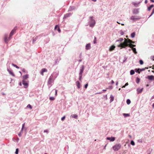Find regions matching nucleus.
I'll return each instance as SVG.
<instances>
[{"mask_svg":"<svg viewBox=\"0 0 154 154\" xmlns=\"http://www.w3.org/2000/svg\"><path fill=\"white\" fill-rule=\"evenodd\" d=\"M27 107L29 108L30 109H31L32 107V106L30 104H28L27 106Z\"/></svg>","mask_w":154,"mask_h":154,"instance_id":"obj_44","label":"nucleus"},{"mask_svg":"<svg viewBox=\"0 0 154 154\" xmlns=\"http://www.w3.org/2000/svg\"><path fill=\"white\" fill-rule=\"evenodd\" d=\"M59 60H58V59H57L55 60V63H54L53 66L55 65L56 64H58V63H59Z\"/></svg>","mask_w":154,"mask_h":154,"instance_id":"obj_31","label":"nucleus"},{"mask_svg":"<svg viewBox=\"0 0 154 154\" xmlns=\"http://www.w3.org/2000/svg\"><path fill=\"white\" fill-rule=\"evenodd\" d=\"M93 43L94 44H96L97 43L96 40H94Z\"/></svg>","mask_w":154,"mask_h":154,"instance_id":"obj_61","label":"nucleus"},{"mask_svg":"<svg viewBox=\"0 0 154 154\" xmlns=\"http://www.w3.org/2000/svg\"><path fill=\"white\" fill-rule=\"evenodd\" d=\"M139 8L134 9L132 11L133 14H138L139 12Z\"/></svg>","mask_w":154,"mask_h":154,"instance_id":"obj_9","label":"nucleus"},{"mask_svg":"<svg viewBox=\"0 0 154 154\" xmlns=\"http://www.w3.org/2000/svg\"><path fill=\"white\" fill-rule=\"evenodd\" d=\"M25 123H24L22 124V127L21 129H25V130L26 131V128H25Z\"/></svg>","mask_w":154,"mask_h":154,"instance_id":"obj_39","label":"nucleus"},{"mask_svg":"<svg viewBox=\"0 0 154 154\" xmlns=\"http://www.w3.org/2000/svg\"><path fill=\"white\" fill-rule=\"evenodd\" d=\"M49 100L51 101H53L55 100V98L54 97H49Z\"/></svg>","mask_w":154,"mask_h":154,"instance_id":"obj_42","label":"nucleus"},{"mask_svg":"<svg viewBox=\"0 0 154 154\" xmlns=\"http://www.w3.org/2000/svg\"><path fill=\"white\" fill-rule=\"evenodd\" d=\"M130 144L132 146H134L135 144V143L133 140H131Z\"/></svg>","mask_w":154,"mask_h":154,"instance_id":"obj_41","label":"nucleus"},{"mask_svg":"<svg viewBox=\"0 0 154 154\" xmlns=\"http://www.w3.org/2000/svg\"><path fill=\"white\" fill-rule=\"evenodd\" d=\"M102 93H103L102 91L99 92L97 93L96 94H102Z\"/></svg>","mask_w":154,"mask_h":154,"instance_id":"obj_59","label":"nucleus"},{"mask_svg":"<svg viewBox=\"0 0 154 154\" xmlns=\"http://www.w3.org/2000/svg\"><path fill=\"white\" fill-rule=\"evenodd\" d=\"M71 13H68L64 14L63 19L65 20L71 15Z\"/></svg>","mask_w":154,"mask_h":154,"instance_id":"obj_15","label":"nucleus"},{"mask_svg":"<svg viewBox=\"0 0 154 154\" xmlns=\"http://www.w3.org/2000/svg\"><path fill=\"white\" fill-rule=\"evenodd\" d=\"M54 29L55 30H57L59 33L60 32L61 30L59 27V25H56L54 27Z\"/></svg>","mask_w":154,"mask_h":154,"instance_id":"obj_16","label":"nucleus"},{"mask_svg":"<svg viewBox=\"0 0 154 154\" xmlns=\"http://www.w3.org/2000/svg\"><path fill=\"white\" fill-rule=\"evenodd\" d=\"M114 100V97L112 95H111L110 96V103H111Z\"/></svg>","mask_w":154,"mask_h":154,"instance_id":"obj_25","label":"nucleus"},{"mask_svg":"<svg viewBox=\"0 0 154 154\" xmlns=\"http://www.w3.org/2000/svg\"><path fill=\"white\" fill-rule=\"evenodd\" d=\"M7 70L10 74L13 77L15 76V75L14 74V72H13L12 69H9V68H7Z\"/></svg>","mask_w":154,"mask_h":154,"instance_id":"obj_13","label":"nucleus"},{"mask_svg":"<svg viewBox=\"0 0 154 154\" xmlns=\"http://www.w3.org/2000/svg\"><path fill=\"white\" fill-rule=\"evenodd\" d=\"M147 2H148V1L147 0H145V4H146L147 3Z\"/></svg>","mask_w":154,"mask_h":154,"instance_id":"obj_63","label":"nucleus"},{"mask_svg":"<svg viewBox=\"0 0 154 154\" xmlns=\"http://www.w3.org/2000/svg\"><path fill=\"white\" fill-rule=\"evenodd\" d=\"M22 82L23 85H24V88H27L29 85L28 83L26 81L24 80H22Z\"/></svg>","mask_w":154,"mask_h":154,"instance_id":"obj_11","label":"nucleus"},{"mask_svg":"<svg viewBox=\"0 0 154 154\" xmlns=\"http://www.w3.org/2000/svg\"><path fill=\"white\" fill-rule=\"evenodd\" d=\"M140 81V79L138 77H137L136 79V82L137 84H139Z\"/></svg>","mask_w":154,"mask_h":154,"instance_id":"obj_28","label":"nucleus"},{"mask_svg":"<svg viewBox=\"0 0 154 154\" xmlns=\"http://www.w3.org/2000/svg\"><path fill=\"white\" fill-rule=\"evenodd\" d=\"M82 53H81L79 55V57L80 58H81L82 57Z\"/></svg>","mask_w":154,"mask_h":154,"instance_id":"obj_58","label":"nucleus"},{"mask_svg":"<svg viewBox=\"0 0 154 154\" xmlns=\"http://www.w3.org/2000/svg\"><path fill=\"white\" fill-rule=\"evenodd\" d=\"M11 65L12 66H14V67H15L17 69H18L20 68V67L19 66H18L16 65L13 63H12Z\"/></svg>","mask_w":154,"mask_h":154,"instance_id":"obj_36","label":"nucleus"},{"mask_svg":"<svg viewBox=\"0 0 154 154\" xmlns=\"http://www.w3.org/2000/svg\"><path fill=\"white\" fill-rule=\"evenodd\" d=\"M139 62L141 65H142L143 64V61L142 60H139Z\"/></svg>","mask_w":154,"mask_h":154,"instance_id":"obj_43","label":"nucleus"},{"mask_svg":"<svg viewBox=\"0 0 154 154\" xmlns=\"http://www.w3.org/2000/svg\"><path fill=\"white\" fill-rule=\"evenodd\" d=\"M103 97L104 98H105L106 100H107V95L106 94V95H104Z\"/></svg>","mask_w":154,"mask_h":154,"instance_id":"obj_55","label":"nucleus"},{"mask_svg":"<svg viewBox=\"0 0 154 154\" xmlns=\"http://www.w3.org/2000/svg\"><path fill=\"white\" fill-rule=\"evenodd\" d=\"M115 48V46H114V45H112L110 47L109 50L110 51H112L114 50Z\"/></svg>","mask_w":154,"mask_h":154,"instance_id":"obj_20","label":"nucleus"},{"mask_svg":"<svg viewBox=\"0 0 154 154\" xmlns=\"http://www.w3.org/2000/svg\"><path fill=\"white\" fill-rule=\"evenodd\" d=\"M19 85L20 86H21L22 85V83H21V82H20L19 83Z\"/></svg>","mask_w":154,"mask_h":154,"instance_id":"obj_60","label":"nucleus"},{"mask_svg":"<svg viewBox=\"0 0 154 154\" xmlns=\"http://www.w3.org/2000/svg\"><path fill=\"white\" fill-rule=\"evenodd\" d=\"M17 26H15L11 30L9 36L8 38V35H5L4 36V41L6 43H8L9 40L11 38V37L15 32V31L17 29Z\"/></svg>","mask_w":154,"mask_h":154,"instance_id":"obj_2","label":"nucleus"},{"mask_svg":"<svg viewBox=\"0 0 154 154\" xmlns=\"http://www.w3.org/2000/svg\"><path fill=\"white\" fill-rule=\"evenodd\" d=\"M123 115L125 117L130 116V115L129 113H123Z\"/></svg>","mask_w":154,"mask_h":154,"instance_id":"obj_34","label":"nucleus"},{"mask_svg":"<svg viewBox=\"0 0 154 154\" xmlns=\"http://www.w3.org/2000/svg\"><path fill=\"white\" fill-rule=\"evenodd\" d=\"M23 129H21V131H20V132L18 134V135L19 137H20L21 136V134L23 132Z\"/></svg>","mask_w":154,"mask_h":154,"instance_id":"obj_37","label":"nucleus"},{"mask_svg":"<svg viewBox=\"0 0 154 154\" xmlns=\"http://www.w3.org/2000/svg\"><path fill=\"white\" fill-rule=\"evenodd\" d=\"M85 69V66L84 65H82L80 67L79 73L83 74Z\"/></svg>","mask_w":154,"mask_h":154,"instance_id":"obj_12","label":"nucleus"},{"mask_svg":"<svg viewBox=\"0 0 154 154\" xmlns=\"http://www.w3.org/2000/svg\"><path fill=\"white\" fill-rule=\"evenodd\" d=\"M133 52L134 53V54H136L137 53V52L136 51V48H133L132 49Z\"/></svg>","mask_w":154,"mask_h":154,"instance_id":"obj_30","label":"nucleus"},{"mask_svg":"<svg viewBox=\"0 0 154 154\" xmlns=\"http://www.w3.org/2000/svg\"><path fill=\"white\" fill-rule=\"evenodd\" d=\"M143 88L140 89V88H138L137 89V94H141L143 91Z\"/></svg>","mask_w":154,"mask_h":154,"instance_id":"obj_14","label":"nucleus"},{"mask_svg":"<svg viewBox=\"0 0 154 154\" xmlns=\"http://www.w3.org/2000/svg\"><path fill=\"white\" fill-rule=\"evenodd\" d=\"M132 41L130 39H128V41L125 40L122 43L118 45L117 46L118 47H121V49L124 48L127 49V47L129 46V44L131 43Z\"/></svg>","mask_w":154,"mask_h":154,"instance_id":"obj_1","label":"nucleus"},{"mask_svg":"<svg viewBox=\"0 0 154 154\" xmlns=\"http://www.w3.org/2000/svg\"><path fill=\"white\" fill-rule=\"evenodd\" d=\"M47 70L46 68H43L42 69L40 74L42 75H43V73L45 72H47Z\"/></svg>","mask_w":154,"mask_h":154,"instance_id":"obj_18","label":"nucleus"},{"mask_svg":"<svg viewBox=\"0 0 154 154\" xmlns=\"http://www.w3.org/2000/svg\"><path fill=\"white\" fill-rule=\"evenodd\" d=\"M123 38H120L119 39H118L116 40V42H119V44H120L121 43H122V42H121L122 41H123Z\"/></svg>","mask_w":154,"mask_h":154,"instance_id":"obj_23","label":"nucleus"},{"mask_svg":"<svg viewBox=\"0 0 154 154\" xmlns=\"http://www.w3.org/2000/svg\"><path fill=\"white\" fill-rule=\"evenodd\" d=\"M19 151V149L18 148H17L16 149V151H15V154H18Z\"/></svg>","mask_w":154,"mask_h":154,"instance_id":"obj_45","label":"nucleus"},{"mask_svg":"<svg viewBox=\"0 0 154 154\" xmlns=\"http://www.w3.org/2000/svg\"><path fill=\"white\" fill-rule=\"evenodd\" d=\"M121 145L120 144H116L112 147V148L115 151H118L121 148Z\"/></svg>","mask_w":154,"mask_h":154,"instance_id":"obj_5","label":"nucleus"},{"mask_svg":"<svg viewBox=\"0 0 154 154\" xmlns=\"http://www.w3.org/2000/svg\"><path fill=\"white\" fill-rule=\"evenodd\" d=\"M29 78V75L28 74H26L23 76V80H25L26 79Z\"/></svg>","mask_w":154,"mask_h":154,"instance_id":"obj_21","label":"nucleus"},{"mask_svg":"<svg viewBox=\"0 0 154 154\" xmlns=\"http://www.w3.org/2000/svg\"><path fill=\"white\" fill-rule=\"evenodd\" d=\"M128 57L125 55L124 56V59L123 60L122 63H124L127 59Z\"/></svg>","mask_w":154,"mask_h":154,"instance_id":"obj_35","label":"nucleus"},{"mask_svg":"<svg viewBox=\"0 0 154 154\" xmlns=\"http://www.w3.org/2000/svg\"><path fill=\"white\" fill-rule=\"evenodd\" d=\"M13 140L14 141H16L17 142H18L19 141V138L18 137H17L15 140H14V138H13Z\"/></svg>","mask_w":154,"mask_h":154,"instance_id":"obj_47","label":"nucleus"},{"mask_svg":"<svg viewBox=\"0 0 154 154\" xmlns=\"http://www.w3.org/2000/svg\"><path fill=\"white\" fill-rule=\"evenodd\" d=\"M130 19L131 20H132L134 21L140 19L141 17L140 16H132L131 17Z\"/></svg>","mask_w":154,"mask_h":154,"instance_id":"obj_6","label":"nucleus"},{"mask_svg":"<svg viewBox=\"0 0 154 154\" xmlns=\"http://www.w3.org/2000/svg\"><path fill=\"white\" fill-rule=\"evenodd\" d=\"M75 83L77 88L78 89H79L81 87V84L80 82L78 81H77Z\"/></svg>","mask_w":154,"mask_h":154,"instance_id":"obj_19","label":"nucleus"},{"mask_svg":"<svg viewBox=\"0 0 154 154\" xmlns=\"http://www.w3.org/2000/svg\"><path fill=\"white\" fill-rule=\"evenodd\" d=\"M154 5L152 4L150 5L147 8L148 11H150L152 8L154 7Z\"/></svg>","mask_w":154,"mask_h":154,"instance_id":"obj_27","label":"nucleus"},{"mask_svg":"<svg viewBox=\"0 0 154 154\" xmlns=\"http://www.w3.org/2000/svg\"><path fill=\"white\" fill-rule=\"evenodd\" d=\"M78 116L77 114H72L70 116V118L77 119Z\"/></svg>","mask_w":154,"mask_h":154,"instance_id":"obj_22","label":"nucleus"},{"mask_svg":"<svg viewBox=\"0 0 154 154\" xmlns=\"http://www.w3.org/2000/svg\"><path fill=\"white\" fill-rule=\"evenodd\" d=\"M150 0L151 2H152V3H154V0Z\"/></svg>","mask_w":154,"mask_h":154,"instance_id":"obj_64","label":"nucleus"},{"mask_svg":"<svg viewBox=\"0 0 154 154\" xmlns=\"http://www.w3.org/2000/svg\"><path fill=\"white\" fill-rule=\"evenodd\" d=\"M88 23L90 27H93L96 24V22L95 20L94 19L93 16H90L89 17Z\"/></svg>","mask_w":154,"mask_h":154,"instance_id":"obj_3","label":"nucleus"},{"mask_svg":"<svg viewBox=\"0 0 154 154\" xmlns=\"http://www.w3.org/2000/svg\"><path fill=\"white\" fill-rule=\"evenodd\" d=\"M120 34L121 35H123L124 34V32L122 30H120Z\"/></svg>","mask_w":154,"mask_h":154,"instance_id":"obj_50","label":"nucleus"},{"mask_svg":"<svg viewBox=\"0 0 154 154\" xmlns=\"http://www.w3.org/2000/svg\"><path fill=\"white\" fill-rule=\"evenodd\" d=\"M82 73H79V79L80 81H82Z\"/></svg>","mask_w":154,"mask_h":154,"instance_id":"obj_26","label":"nucleus"},{"mask_svg":"<svg viewBox=\"0 0 154 154\" xmlns=\"http://www.w3.org/2000/svg\"><path fill=\"white\" fill-rule=\"evenodd\" d=\"M91 48L90 43H88L85 46V49L86 50H88L90 49Z\"/></svg>","mask_w":154,"mask_h":154,"instance_id":"obj_17","label":"nucleus"},{"mask_svg":"<svg viewBox=\"0 0 154 154\" xmlns=\"http://www.w3.org/2000/svg\"><path fill=\"white\" fill-rule=\"evenodd\" d=\"M113 88V87L112 86H109L108 88H107V89H112Z\"/></svg>","mask_w":154,"mask_h":154,"instance_id":"obj_52","label":"nucleus"},{"mask_svg":"<svg viewBox=\"0 0 154 154\" xmlns=\"http://www.w3.org/2000/svg\"><path fill=\"white\" fill-rule=\"evenodd\" d=\"M135 73V70L131 69L130 71V74L131 75H134Z\"/></svg>","mask_w":154,"mask_h":154,"instance_id":"obj_32","label":"nucleus"},{"mask_svg":"<svg viewBox=\"0 0 154 154\" xmlns=\"http://www.w3.org/2000/svg\"><path fill=\"white\" fill-rule=\"evenodd\" d=\"M145 78L148 79L150 81L154 80V76L153 75H148L145 77Z\"/></svg>","mask_w":154,"mask_h":154,"instance_id":"obj_8","label":"nucleus"},{"mask_svg":"<svg viewBox=\"0 0 154 154\" xmlns=\"http://www.w3.org/2000/svg\"><path fill=\"white\" fill-rule=\"evenodd\" d=\"M65 116H63V117H62L61 118V120L62 121H64L65 119Z\"/></svg>","mask_w":154,"mask_h":154,"instance_id":"obj_51","label":"nucleus"},{"mask_svg":"<svg viewBox=\"0 0 154 154\" xmlns=\"http://www.w3.org/2000/svg\"><path fill=\"white\" fill-rule=\"evenodd\" d=\"M131 103V100L129 99H128L126 100V103L128 105H129Z\"/></svg>","mask_w":154,"mask_h":154,"instance_id":"obj_38","label":"nucleus"},{"mask_svg":"<svg viewBox=\"0 0 154 154\" xmlns=\"http://www.w3.org/2000/svg\"><path fill=\"white\" fill-rule=\"evenodd\" d=\"M139 70L140 71V72H142L143 71L145 70V69L144 68L140 69L139 68Z\"/></svg>","mask_w":154,"mask_h":154,"instance_id":"obj_48","label":"nucleus"},{"mask_svg":"<svg viewBox=\"0 0 154 154\" xmlns=\"http://www.w3.org/2000/svg\"><path fill=\"white\" fill-rule=\"evenodd\" d=\"M150 58L151 60H154V55L151 56L150 57Z\"/></svg>","mask_w":154,"mask_h":154,"instance_id":"obj_53","label":"nucleus"},{"mask_svg":"<svg viewBox=\"0 0 154 154\" xmlns=\"http://www.w3.org/2000/svg\"><path fill=\"white\" fill-rule=\"evenodd\" d=\"M44 132H46L48 133V131L47 130H45L44 131Z\"/></svg>","mask_w":154,"mask_h":154,"instance_id":"obj_56","label":"nucleus"},{"mask_svg":"<svg viewBox=\"0 0 154 154\" xmlns=\"http://www.w3.org/2000/svg\"><path fill=\"white\" fill-rule=\"evenodd\" d=\"M154 13V8H153V9L152 11V13H151V14L149 16V17H150Z\"/></svg>","mask_w":154,"mask_h":154,"instance_id":"obj_46","label":"nucleus"},{"mask_svg":"<svg viewBox=\"0 0 154 154\" xmlns=\"http://www.w3.org/2000/svg\"><path fill=\"white\" fill-rule=\"evenodd\" d=\"M53 75L52 74L49 77L48 82V85H51L52 82V79L53 78Z\"/></svg>","mask_w":154,"mask_h":154,"instance_id":"obj_7","label":"nucleus"},{"mask_svg":"<svg viewBox=\"0 0 154 154\" xmlns=\"http://www.w3.org/2000/svg\"><path fill=\"white\" fill-rule=\"evenodd\" d=\"M106 139L109 140L110 141L113 142L115 140V137H108L106 138Z\"/></svg>","mask_w":154,"mask_h":154,"instance_id":"obj_10","label":"nucleus"},{"mask_svg":"<svg viewBox=\"0 0 154 154\" xmlns=\"http://www.w3.org/2000/svg\"><path fill=\"white\" fill-rule=\"evenodd\" d=\"M128 85V82H127L126 83H125V86H127Z\"/></svg>","mask_w":154,"mask_h":154,"instance_id":"obj_62","label":"nucleus"},{"mask_svg":"<svg viewBox=\"0 0 154 154\" xmlns=\"http://www.w3.org/2000/svg\"><path fill=\"white\" fill-rule=\"evenodd\" d=\"M38 36H37L35 38H33V43H34V42H35L36 40L38 39Z\"/></svg>","mask_w":154,"mask_h":154,"instance_id":"obj_33","label":"nucleus"},{"mask_svg":"<svg viewBox=\"0 0 154 154\" xmlns=\"http://www.w3.org/2000/svg\"><path fill=\"white\" fill-rule=\"evenodd\" d=\"M22 70L23 72H24L27 73V71L26 72L25 69L24 68Z\"/></svg>","mask_w":154,"mask_h":154,"instance_id":"obj_54","label":"nucleus"},{"mask_svg":"<svg viewBox=\"0 0 154 154\" xmlns=\"http://www.w3.org/2000/svg\"><path fill=\"white\" fill-rule=\"evenodd\" d=\"M135 32H134L132 33L131 34V36L132 38H134L135 37Z\"/></svg>","mask_w":154,"mask_h":154,"instance_id":"obj_29","label":"nucleus"},{"mask_svg":"<svg viewBox=\"0 0 154 154\" xmlns=\"http://www.w3.org/2000/svg\"><path fill=\"white\" fill-rule=\"evenodd\" d=\"M140 3V2L139 3H136L134 2H132V4L134 5V6L135 7H137L138 6V5Z\"/></svg>","mask_w":154,"mask_h":154,"instance_id":"obj_24","label":"nucleus"},{"mask_svg":"<svg viewBox=\"0 0 154 154\" xmlns=\"http://www.w3.org/2000/svg\"><path fill=\"white\" fill-rule=\"evenodd\" d=\"M114 83V81L113 80H112L111 82V84H113Z\"/></svg>","mask_w":154,"mask_h":154,"instance_id":"obj_57","label":"nucleus"},{"mask_svg":"<svg viewBox=\"0 0 154 154\" xmlns=\"http://www.w3.org/2000/svg\"><path fill=\"white\" fill-rule=\"evenodd\" d=\"M88 86V83H86L84 87L86 89L87 88Z\"/></svg>","mask_w":154,"mask_h":154,"instance_id":"obj_49","label":"nucleus"},{"mask_svg":"<svg viewBox=\"0 0 154 154\" xmlns=\"http://www.w3.org/2000/svg\"><path fill=\"white\" fill-rule=\"evenodd\" d=\"M80 3H78L75 5V6H70L68 10V11H72L77 10L79 7L80 5Z\"/></svg>","mask_w":154,"mask_h":154,"instance_id":"obj_4","label":"nucleus"},{"mask_svg":"<svg viewBox=\"0 0 154 154\" xmlns=\"http://www.w3.org/2000/svg\"><path fill=\"white\" fill-rule=\"evenodd\" d=\"M135 71L137 73H140V71L139 70V68H136L135 69Z\"/></svg>","mask_w":154,"mask_h":154,"instance_id":"obj_40","label":"nucleus"}]
</instances>
